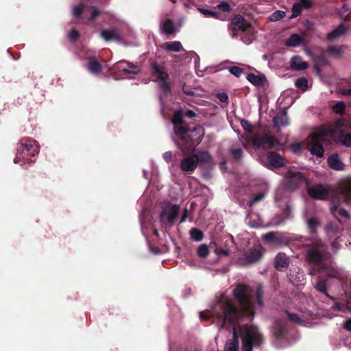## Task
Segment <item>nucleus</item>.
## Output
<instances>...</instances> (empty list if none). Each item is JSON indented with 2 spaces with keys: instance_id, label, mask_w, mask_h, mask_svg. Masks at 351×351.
Here are the masks:
<instances>
[{
  "instance_id": "1",
  "label": "nucleus",
  "mask_w": 351,
  "mask_h": 351,
  "mask_svg": "<svg viewBox=\"0 0 351 351\" xmlns=\"http://www.w3.org/2000/svg\"><path fill=\"white\" fill-rule=\"evenodd\" d=\"M220 312L213 313L217 324L221 328L229 325L232 330V339L226 342L223 351H239L238 328L241 340L242 351H252L253 347H258L263 342V337L257 328L247 324L254 317L252 308H220Z\"/></svg>"
},
{
  "instance_id": "2",
  "label": "nucleus",
  "mask_w": 351,
  "mask_h": 351,
  "mask_svg": "<svg viewBox=\"0 0 351 351\" xmlns=\"http://www.w3.org/2000/svg\"><path fill=\"white\" fill-rule=\"evenodd\" d=\"M234 300L243 307L263 306V286L258 283L255 287L245 283H238L232 290Z\"/></svg>"
},
{
  "instance_id": "3",
  "label": "nucleus",
  "mask_w": 351,
  "mask_h": 351,
  "mask_svg": "<svg viewBox=\"0 0 351 351\" xmlns=\"http://www.w3.org/2000/svg\"><path fill=\"white\" fill-rule=\"evenodd\" d=\"M172 123L174 125V133L176 136L186 144H199L204 134L205 130L203 126L198 125L191 129L183 120V112L181 110L175 112Z\"/></svg>"
},
{
  "instance_id": "4",
  "label": "nucleus",
  "mask_w": 351,
  "mask_h": 351,
  "mask_svg": "<svg viewBox=\"0 0 351 351\" xmlns=\"http://www.w3.org/2000/svg\"><path fill=\"white\" fill-rule=\"evenodd\" d=\"M305 255L309 263L318 266L322 270L332 267V255L327 245L319 239H315L307 245Z\"/></svg>"
},
{
  "instance_id": "5",
  "label": "nucleus",
  "mask_w": 351,
  "mask_h": 351,
  "mask_svg": "<svg viewBox=\"0 0 351 351\" xmlns=\"http://www.w3.org/2000/svg\"><path fill=\"white\" fill-rule=\"evenodd\" d=\"M324 308H293L294 311H287L286 315L295 324L311 327L317 324Z\"/></svg>"
},
{
  "instance_id": "6",
  "label": "nucleus",
  "mask_w": 351,
  "mask_h": 351,
  "mask_svg": "<svg viewBox=\"0 0 351 351\" xmlns=\"http://www.w3.org/2000/svg\"><path fill=\"white\" fill-rule=\"evenodd\" d=\"M40 146L38 142L32 138H23L17 144L16 154L14 159L16 164H25L32 162V157L38 154Z\"/></svg>"
},
{
  "instance_id": "7",
  "label": "nucleus",
  "mask_w": 351,
  "mask_h": 351,
  "mask_svg": "<svg viewBox=\"0 0 351 351\" xmlns=\"http://www.w3.org/2000/svg\"><path fill=\"white\" fill-rule=\"evenodd\" d=\"M330 195V211L337 220L341 223L339 219L337 217V213L341 208V200L339 197L341 195L343 198V202L346 204H351V179L347 180L339 184L336 191L332 190Z\"/></svg>"
},
{
  "instance_id": "8",
  "label": "nucleus",
  "mask_w": 351,
  "mask_h": 351,
  "mask_svg": "<svg viewBox=\"0 0 351 351\" xmlns=\"http://www.w3.org/2000/svg\"><path fill=\"white\" fill-rule=\"evenodd\" d=\"M332 136L333 131L330 128H322L315 132L310 142L309 151L311 154L322 158L324 155V145L330 143Z\"/></svg>"
},
{
  "instance_id": "9",
  "label": "nucleus",
  "mask_w": 351,
  "mask_h": 351,
  "mask_svg": "<svg viewBox=\"0 0 351 351\" xmlns=\"http://www.w3.org/2000/svg\"><path fill=\"white\" fill-rule=\"evenodd\" d=\"M272 333L276 341L282 346L291 343L290 341V326L286 317L277 318L272 328Z\"/></svg>"
},
{
  "instance_id": "10",
  "label": "nucleus",
  "mask_w": 351,
  "mask_h": 351,
  "mask_svg": "<svg viewBox=\"0 0 351 351\" xmlns=\"http://www.w3.org/2000/svg\"><path fill=\"white\" fill-rule=\"evenodd\" d=\"M250 141L256 148L268 149L280 145L279 141L268 130H265L262 134H254L250 137Z\"/></svg>"
},
{
  "instance_id": "11",
  "label": "nucleus",
  "mask_w": 351,
  "mask_h": 351,
  "mask_svg": "<svg viewBox=\"0 0 351 351\" xmlns=\"http://www.w3.org/2000/svg\"><path fill=\"white\" fill-rule=\"evenodd\" d=\"M264 254V249L261 245L248 248L237 258V263L241 266H247L259 262Z\"/></svg>"
},
{
  "instance_id": "12",
  "label": "nucleus",
  "mask_w": 351,
  "mask_h": 351,
  "mask_svg": "<svg viewBox=\"0 0 351 351\" xmlns=\"http://www.w3.org/2000/svg\"><path fill=\"white\" fill-rule=\"evenodd\" d=\"M152 75L154 77V81L159 83L160 88L165 92L171 91V86L169 82V75L164 66L153 62L151 64Z\"/></svg>"
},
{
  "instance_id": "13",
  "label": "nucleus",
  "mask_w": 351,
  "mask_h": 351,
  "mask_svg": "<svg viewBox=\"0 0 351 351\" xmlns=\"http://www.w3.org/2000/svg\"><path fill=\"white\" fill-rule=\"evenodd\" d=\"M332 192V188L328 184H315L307 188L308 195L317 200L328 201Z\"/></svg>"
},
{
  "instance_id": "14",
  "label": "nucleus",
  "mask_w": 351,
  "mask_h": 351,
  "mask_svg": "<svg viewBox=\"0 0 351 351\" xmlns=\"http://www.w3.org/2000/svg\"><path fill=\"white\" fill-rule=\"evenodd\" d=\"M179 212L180 206L178 205H169L165 206L159 216L160 222L173 225L178 217Z\"/></svg>"
},
{
  "instance_id": "15",
  "label": "nucleus",
  "mask_w": 351,
  "mask_h": 351,
  "mask_svg": "<svg viewBox=\"0 0 351 351\" xmlns=\"http://www.w3.org/2000/svg\"><path fill=\"white\" fill-rule=\"evenodd\" d=\"M180 167L185 173H193L197 167V161L195 160V155L184 157L180 161Z\"/></svg>"
},
{
  "instance_id": "16",
  "label": "nucleus",
  "mask_w": 351,
  "mask_h": 351,
  "mask_svg": "<svg viewBox=\"0 0 351 351\" xmlns=\"http://www.w3.org/2000/svg\"><path fill=\"white\" fill-rule=\"evenodd\" d=\"M268 167L280 168L285 165V162L280 154L274 152H269L267 156Z\"/></svg>"
},
{
  "instance_id": "17",
  "label": "nucleus",
  "mask_w": 351,
  "mask_h": 351,
  "mask_svg": "<svg viewBox=\"0 0 351 351\" xmlns=\"http://www.w3.org/2000/svg\"><path fill=\"white\" fill-rule=\"evenodd\" d=\"M274 127L277 132H280V128L287 126L289 124V118L285 109L280 110L273 119Z\"/></svg>"
},
{
  "instance_id": "18",
  "label": "nucleus",
  "mask_w": 351,
  "mask_h": 351,
  "mask_svg": "<svg viewBox=\"0 0 351 351\" xmlns=\"http://www.w3.org/2000/svg\"><path fill=\"white\" fill-rule=\"evenodd\" d=\"M233 29L244 32L250 26L249 23L241 14L236 15L230 22Z\"/></svg>"
},
{
  "instance_id": "19",
  "label": "nucleus",
  "mask_w": 351,
  "mask_h": 351,
  "mask_svg": "<svg viewBox=\"0 0 351 351\" xmlns=\"http://www.w3.org/2000/svg\"><path fill=\"white\" fill-rule=\"evenodd\" d=\"M325 232L329 239H338L341 235L343 228L337 223L329 222L325 226Z\"/></svg>"
},
{
  "instance_id": "20",
  "label": "nucleus",
  "mask_w": 351,
  "mask_h": 351,
  "mask_svg": "<svg viewBox=\"0 0 351 351\" xmlns=\"http://www.w3.org/2000/svg\"><path fill=\"white\" fill-rule=\"evenodd\" d=\"M101 36L106 41H111V40L121 41L122 40L121 34L119 30L117 28L102 30L101 32Z\"/></svg>"
},
{
  "instance_id": "21",
  "label": "nucleus",
  "mask_w": 351,
  "mask_h": 351,
  "mask_svg": "<svg viewBox=\"0 0 351 351\" xmlns=\"http://www.w3.org/2000/svg\"><path fill=\"white\" fill-rule=\"evenodd\" d=\"M289 258L285 253H278L275 258L274 265L277 270L281 271L289 265Z\"/></svg>"
},
{
  "instance_id": "22",
  "label": "nucleus",
  "mask_w": 351,
  "mask_h": 351,
  "mask_svg": "<svg viewBox=\"0 0 351 351\" xmlns=\"http://www.w3.org/2000/svg\"><path fill=\"white\" fill-rule=\"evenodd\" d=\"M290 67L294 71H303L308 67V64L301 56H295L291 59Z\"/></svg>"
},
{
  "instance_id": "23",
  "label": "nucleus",
  "mask_w": 351,
  "mask_h": 351,
  "mask_svg": "<svg viewBox=\"0 0 351 351\" xmlns=\"http://www.w3.org/2000/svg\"><path fill=\"white\" fill-rule=\"evenodd\" d=\"M328 164L330 168L336 171H342L345 168V165L341 160L337 154L330 156L328 159Z\"/></svg>"
},
{
  "instance_id": "24",
  "label": "nucleus",
  "mask_w": 351,
  "mask_h": 351,
  "mask_svg": "<svg viewBox=\"0 0 351 351\" xmlns=\"http://www.w3.org/2000/svg\"><path fill=\"white\" fill-rule=\"evenodd\" d=\"M87 68L90 73L94 75H98L102 71V66L95 57L91 56L87 58Z\"/></svg>"
},
{
  "instance_id": "25",
  "label": "nucleus",
  "mask_w": 351,
  "mask_h": 351,
  "mask_svg": "<svg viewBox=\"0 0 351 351\" xmlns=\"http://www.w3.org/2000/svg\"><path fill=\"white\" fill-rule=\"evenodd\" d=\"M304 181L305 178L302 173L295 172L292 173L290 180L288 181L287 186L289 189L294 190Z\"/></svg>"
},
{
  "instance_id": "26",
  "label": "nucleus",
  "mask_w": 351,
  "mask_h": 351,
  "mask_svg": "<svg viewBox=\"0 0 351 351\" xmlns=\"http://www.w3.org/2000/svg\"><path fill=\"white\" fill-rule=\"evenodd\" d=\"M160 31L167 35L172 34L176 31L175 24L173 20L167 19L160 25Z\"/></svg>"
},
{
  "instance_id": "27",
  "label": "nucleus",
  "mask_w": 351,
  "mask_h": 351,
  "mask_svg": "<svg viewBox=\"0 0 351 351\" xmlns=\"http://www.w3.org/2000/svg\"><path fill=\"white\" fill-rule=\"evenodd\" d=\"M246 79L254 86H261L264 84L265 77L263 75H256L252 73H248Z\"/></svg>"
},
{
  "instance_id": "28",
  "label": "nucleus",
  "mask_w": 351,
  "mask_h": 351,
  "mask_svg": "<svg viewBox=\"0 0 351 351\" xmlns=\"http://www.w3.org/2000/svg\"><path fill=\"white\" fill-rule=\"evenodd\" d=\"M195 160L199 163H208L212 161V156L207 151H198L195 155Z\"/></svg>"
},
{
  "instance_id": "29",
  "label": "nucleus",
  "mask_w": 351,
  "mask_h": 351,
  "mask_svg": "<svg viewBox=\"0 0 351 351\" xmlns=\"http://www.w3.org/2000/svg\"><path fill=\"white\" fill-rule=\"evenodd\" d=\"M304 38L298 34H293L286 40L285 44L287 47H297L302 43Z\"/></svg>"
},
{
  "instance_id": "30",
  "label": "nucleus",
  "mask_w": 351,
  "mask_h": 351,
  "mask_svg": "<svg viewBox=\"0 0 351 351\" xmlns=\"http://www.w3.org/2000/svg\"><path fill=\"white\" fill-rule=\"evenodd\" d=\"M345 31V27L341 23L339 25H338L337 27L335 28L334 30L328 34L327 39L329 40H333L343 35Z\"/></svg>"
},
{
  "instance_id": "31",
  "label": "nucleus",
  "mask_w": 351,
  "mask_h": 351,
  "mask_svg": "<svg viewBox=\"0 0 351 351\" xmlns=\"http://www.w3.org/2000/svg\"><path fill=\"white\" fill-rule=\"evenodd\" d=\"M320 225L319 220L316 217H311L307 220V227L311 234L317 233V228Z\"/></svg>"
},
{
  "instance_id": "32",
  "label": "nucleus",
  "mask_w": 351,
  "mask_h": 351,
  "mask_svg": "<svg viewBox=\"0 0 351 351\" xmlns=\"http://www.w3.org/2000/svg\"><path fill=\"white\" fill-rule=\"evenodd\" d=\"M290 282L296 285L299 286L300 285H302L304 281V276L302 272H297L295 274H290L289 275Z\"/></svg>"
},
{
  "instance_id": "33",
  "label": "nucleus",
  "mask_w": 351,
  "mask_h": 351,
  "mask_svg": "<svg viewBox=\"0 0 351 351\" xmlns=\"http://www.w3.org/2000/svg\"><path fill=\"white\" fill-rule=\"evenodd\" d=\"M338 142L346 147H351V134L341 132L338 136Z\"/></svg>"
},
{
  "instance_id": "34",
  "label": "nucleus",
  "mask_w": 351,
  "mask_h": 351,
  "mask_svg": "<svg viewBox=\"0 0 351 351\" xmlns=\"http://www.w3.org/2000/svg\"><path fill=\"white\" fill-rule=\"evenodd\" d=\"M165 45V49L169 51L179 52L183 49L180 41L167 42Z\"/></svg>"
},
{
  "instance_id": "35",
  "label": "nucleus",
  "mask_w": 351,
  "mask_h": 351,
  "mask_svg": "<svg viewBox=\"0 0 351 351\" xmlns=\"http://www.w3.org/2000/svg\"><path fill=\"white\" fill-rule=\"evenodd\" d=\"M219 304L221 307H235L232 304L231 299H230L225 293H220V298L217 299Z\"/></svg>"
},
{
  "instance_id": "36",
  "label": "nucleus",
  "mask_w": 351,
  "mask_h": 351,
  "mask_svg": "<svg viewBox=\"0 0 351 351\" xmlns=\"http://www.w3.org/2000/svg\"><path fill=\"white\" fill-rule=\"evenodd\" d=\"M191 239L195 241H201L204 238L203 232L196 228H191L189 232Z\"/></svg>"
},
{
  "instance_id": "37",
  "label": "nucleus",
  "mask_w": 351,
  "mask_h": 351,
  "mask_svg": "<svg viewBox=\"0 0 351 351\" xmlns=\"http://www.w3.org/2000/svg\"><path fill=\"white\" fill-rule=\"evenodd\" d=\"M123 63L127 64L126 67H121V69L123 72H125L126 73H132V74H137L140 72V69L137 66L132 64H130L127 62H121V64H123Z\"/></svg>"
},
{
  "instance_id": "38",
  "label": "nucleus",
  "mask_w": 351,
  "mask_h": 351,
  "mask_svg": "<svg viewBox=\"0 0 351 351\" xmlns=\"http://www.w3.org/2000/svg\"><path fill=\"white\" fill-rule=\"evenodd\" d=\"M198 10L200 13L204 14L205 16L207 17H212L217 19H220L221 14L218 12H213L212 10L205 9V8H198Z\"/></svg>"
},
{
  "instance_id": "39",
  "label": "nucleus",
  "mask_w": 351,
  "mask_h": 351,
  "mask_svg": "<svg viewBox=\"0 0 351 351\" xmlns=\"http://www.w3.org/2000/svg\"><path fill=\"white\" fill-rule=\"evenodd\" d=\"M295 85L302 90L306 91L308 88V80L306 77H301L295 80Z\"/></svg>"
},
{
  "instance_id": "40",
  "label": "nucleus",
  "mask_w": 351,
  "mask_h": 351,
  "mask_svg": "<svg viewBox=\"0 0 351 351\" xmlns=\"http://www.w3.org/2000/svg\"><path fill=\"white\" fill-rule=\"evenodd\" d=\"M285 16L286 13L285 11L276 10L269 16V19L271 21L276 22L283 19Z\"/></svg>"
},
{
  "instance_id": "41",
  "label": "nucleus",
  "mask_w": 351,
  "mask_h": 351,
  "mask_svg": "<svg viewBox=\"0 0 351 351\" xmlns=\"http://www.w3.org/2000/svg\"><path fill=\"white\" fill-rule=\"evenodd\" d=\"M84 9H85V5L82 3H80V4L73 6V10H72V14H73V16H75V18L81 17Z\"/></svg>"
},
{
  "instance_id": "42",
  "label": "nucleus",
  "mask_w": 351,
  "mask_h": 351,
  "mask_svg": "<svg viewBox=\"0 0 351 351\" xmlns=\"http://www.w3.org/2000/svg\"><path fill=\"white\" fill-rule=\"evenodd\" d=\"M315 287V289L318 291H319V292L325 294L326 296H328V295H327V293L326 292V282H325L324 280H323L322 278H319L317 280Z\"/></svg>"
},
{
  "instance_id": "43",
  "label": "nucleus",
  "mask_w": 351,
  "mask_h": 351,
  "mask_svg": "<svg viewBox=\"0 0 351 351\" xmlns=\"http://www.w3.org/2000/svg\"><path fill=\"white\" fill-rule=\"evenodd\" d=\"M209 254V250L206 244L201 245L197 249V254L201 258H206Z\"/></svg>"
},
{
  "instance_id": "44",
  "label": "nucleus",
  "mask_w": 351,
  "mask_h": 351,
  "mask_svg": "<svg viewBox=\"0 0 351 351\" xmlns=\"http://www.w3.org/2000/svg\"><path fill=\"white\" fill-rule=\"evenodd\" d=\"M345 104L343 101H339L332 106V110L337 114H342L345 112Z\"/></svg>"
},
{
  "instance_id": "45",
  "label": "nucleus",
  "mask_w": 351,
  "mask_h": 351,
  "mask_svg": "<svg viewBox=\"0 0 351 351\" xmlns=\"http://www.w3.org/2000/svg\"><path fill=\"white\" fill-rule=\"evenodd\" d=\"M230 152L235 160H239L243 156V150L241 148L230 147Z\"/></svg>"
},
{
  "instance_id": "46",
  "label": "nucleus",
  "mask_w": 351,
  "mask_h": 351,
  "mask_svg": "<svg viewBox=\"0 0 351 351\" xmlns=\"http://www.w3.org/2000/svg\"><path fill=\"white\" fill-rule=\"evenodd\" d=\"M302 12V6L301 4L299 3V2L295 3L293 5L292 7V15L290 18H295L297 17Z\"/></svg>"
},
{
  "instance_id": "47",
  "label": "nucleus",
  "mask_w": 351,
  "mask_h": 351,
  "mask_svg": "<svg viewBox=\"0 0 351 351\" xmlns=\"http://www.w3.org/2000/svg\"><path fill=\"white\" fill-rule=\"evenodd\" d=\"M228 70L231 74L237 77H240L243 73V69L237 66H231L228 69Z\"/></svg>"
},
{
  "instance_id": "48",
  "label": "nucleus",
  "mask_w": 351,
  "mask_h": 351,
  "mask_svg": "<svg viewBox=\"0 0 351 351\" xmlns=\"http://www.w3.org/2000/svg\"><path fill=\"white\" fill-rule=\"evenodd\" d=\"M265 196V193H258L254 196V197L249 202V206H252L256 203L261 201Z\"/></svg>"
},
{
  "instance_id": "49",
  "label": "nucleus",
  "mask_w": 351,
  "mask_h": 351,
  "mask_svg": "<svg viewBox=\"0 0 351 351\" xmlns=\"http://www.w3.org/2000/svg\"><path fill=\"white\" fill-rule=\"evenodd\" d=\"M241 125L243 130H245L247 132H252L253 130V125L246 119H241Z\"/></svg>"
},
{
  "instance_id": "50",
  "label": "nucleus",
  "mask_w": 351,
  "mask_h": 351,
  "mask_svg": "<svg viewBox=\"0 0 351 351\" xmlns=\"http://www.w3.org/2000/svg\"><path fill=\"white\" fill-rule=\"evenodd\" d=\"M217 8L221 10L223 12H229L231 11L232 8L230 5L227 2H221L217 5Z\"/></svg>"
},
{
  "instance_id": "51",
  "label": "nucleus",
  "mask_w": 351,
  "mask_h": 351,
  "mask_svg": "<svg viewBox=\"0 0 351 351\" xmlns=\"http://www.w3.org/2000/svg\"><path fill=\"white\" fill-rule=\"evenodd\" d=\"M337 213L341 217H343L346 219H350V218H351V216L348 213V212L345 208H343L342 207H341L338 209Z\"/></svg>"
},
{
  "instance_id": "52",
  "label": "nucleus",
  "mask_w": 351,
  "mask_h": 351,
  "mask_svg": "<svg viewBox=\"0 0 351 351\" xmlns=\"http://www.w3.org/2000/svg\"><path fill=\"white\" fill-rule=\"evenodd\" d=\"M176 145H177V147L180 149V151L184 154H188L189 152L191 150L190 147H188L187 146H184V145L181 144L179 142H176Z\"/></svg>"
},
{
  "instance_id": "53",
  "label": "nucleus",
  "mask_w": 351,
  "mask_h": 351,
  "mask_svg": "<svg viewBox=\"0 0 351 351\" xmlns=\"http://www.w3.org/2000/svg\"><path fill=\"white\" fill-rule=\"evenodd\" d=\"M68 36L69 40H71V41H74L78 38L79 33L76 29H73L69 32Z\"/></svg>"
},
{
  "instance_id": "54",
  "label": "nucleus",
  "mask_w": 351,
  "mask_h": 351,
  "mask_svg": "<svg viewBox=\"0 0 351 351\" xmlns=\"http://www.w3.org/2000/svg\"><path fill=\"white\" fill-rule=\"evenodd\" d=\"M299 3L301 4L302 8L306 9L310 8L313 5V2L311 0H301Z\"/></svg>"
},
{
  "instance_id": "55",
  "label": "nucleus",
  "mask_w": 351,
  "mask_h": 351,
  "mask_svg": "<svg viewBox=\"0 0 351 351\" xmlns=\"http://www.w3.org/2000/svg\"><path fill=\"white\" fill-rule=\"evenodd\" d=\"M263 238L267 241H273L275 239V234L274 232H269L263 236Z\"/></svg>"
},
{
  "instance_id": "56",
  "label": "nucleus",
  "mask_w": 351,
  "mask_h": 351,
  "mask_svg": "<svg viewBox=\"0 0 351 351\" xmlns=\"http://www.w3.org/2000/svg\"><path fill=\"white\" fill-rule=\"evenodd\" d=\"M217 98L221 102H226L228 100V95L226 93H221L217 95Z\"/></svg>"
},
{
  "instance_id": "57",
  "label": "nucleus",
  "mask_w": 351,
  "mask_h": 351,
  "mask_svg": "<svg viewBox=\"0 0 351 351\" xmlns=\"http://www.w3.org/2000/svg\"><path fill=\"white\" fill-rule=\"evenodd\" d=\"M216 252L219 256L223 255L228 256L230 255V250L228 249H217Z\"/></svg>"
},
{
  "instance_id": "58",
  "label": "nucleus",
  "mask_w": 351,
  "mask_h": 351,
  "mask_svg": "<svg viewBox=\"0 0 351 351\" xmlns=\"http://www.w3.org/2000/svg\"><path fill=\"white\" fill-rule=\"evenodd\" d=\"M90 10H92V13L90 17V20L92 21L99 15V11L95 6H91Z\"/></svg>"
},
{
  "instance_id": "59",
  "label": "nucleus",
  "mask_w": 351,
  "mask_h": 351,
  "mask_svg": "<svg viewBox=\"0 0 351 351\" xmlns=\"http://www.w3.org/2000/svg\"><path fill=\"white\" fill-rule=\"evenodd\" d=\"M163 158L167 162H170L172 160V152L170 151L163 154Z\"/></svg>"
},
{
  "instance_id": "60",
  "label": "nucleus",
  "mask_w": 351,
  "mask_h": 351,
  "mask_svg": "<svg viewBox=\"0 0 351 351\" xmlns=\"http://www.w3.org/2000/svg\"><path fill=\"white\" fill-rule=\"evenodd\" d=\"M184 116L189 119H193L197 117V114L192 110H187L184 113Z\"/></svg>"
},
{
  "instance_id": "61",
  "label": "nucleus",
  "mask_w": 351,
  "mask_h": 351,
  "mask_svg": "<svg viewBox=\"0 0 351 351\" xmlns=\"http://www.w3.org/2000/svg\"><path fill=\"white\" fill-rule=\"evenodd\" d=\"M343 327L346 330L351 332V318L345 322Z\"/></svg>"
},
{
  "instance_id": "62",
  "label": "nucleus",
  "mask_w": 351,
  "mask_h": 351,
  "mask_svg": "<svg viewBox=\"0 0 351 351\" xmlns=\"http://www.w3.org/2000/svg\"><path fill=\"white\" fill-rule=\"evenodd\" d=\"M210 317V315H208V313L206 311L199 312V317L202 319H209Z\"/></svg>"
},
{
  "instance_id": "63",
  "label": "nucleus",
  "mask_w": 351,
  "mask_h": 351,
  "mask_svg": "<svg viewBox=\"0 0 351 351\" xmlns=\"http://www.w3.org/2000/svg\"><path fill=\"white\" fill-rule=\"evenodd\" d=\"M331 247L335 250H337L340 247L339 243L337 242V239H335V240L331 243Z\"/></svg>"
},
{
  "instance_id": "64",
  "label": "nucleus",
  "mask_w": 351,
  "mask_h": 351,
  "mask_svg": "<svg viewBox=\"0 0 351 351\" xmlns=\"http://www.w3.org/2000/svg\"><path fill=\"white\" fill-rule=\"evenodd\" d=\"M341 93L343 95H351V88H343L341 90Z\"/></svg>"
}]
</instances>
